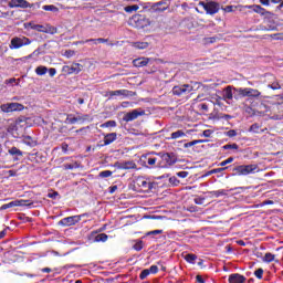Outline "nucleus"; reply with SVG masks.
<instances>
[{
	"mask_svg": "<svg viewBox=\"0 0 283 283\" xmlns=\"http://www.w3.org/2000/svg\"><path fill=\"white\" fill-rule=\"evenodd\" d=\"M72 115H69L66 120L70 123V125H74L75 123H78V117H70Z\"/></svg>",
	"mask_w": 283,
	"mask_h": 283,
	"instance_id": "nucleus-55",
	"label": "nucleus"
},
{
	"mask_svg": "<svg viewBox=\"0 0 283 283\" xmlns=\"http://www.w3.org/2000/svg\"><path fill=\"white\" fill-rule=\"evenodd\" d=\"M29 171H30V168H28V166L25 165H22L20 166V169L8 170L7 175H8V178H14L17 176H23V174H29Z\"/></svg>",
	"mask_w": 283,
	"mask_h": 283,
	"instance_id": "nucleus-15",
	"label": "nucleus"
},
{
	"mask_svg": "<svg viewBox=\"0 0 283 283\" xmlns=\"http://www.w3.org/2000/svg\"><path fill=\"white\" fill-rule=\"evenodd\" d=\"M268 87H270V90H282L280 82H273L272 84H269Z\"/></svg>",
	"mask_w": 283,
	"mask_h": 283,
	"instance_id": "nucleus-52",
	"label": "nucleus"
},
{
	"mask_svg": "<svg viewBox=\"0 0 283 283\" xmlns=\"http://www.w3.org/2000/svg\"><path fill=\"white\" fill-rule=\"evenodd\" d=\"M90 240H92L93 242H105L106 240H109V235L105 233L98 234V232H91Z\"/></svg>",
	"mask_w": 283,
	"mask_h": 283,
	"instance_id": "nucleus-17",
	"label": "nucleus"
},
{
	"mask_svg": "<svg viewBox=\"0 0 283 283\" xmlns=\"http://www.w3.org/2000/svg\"><path fill=\"white\" fill-rule=\"evenodd\" d=\"M234 158L233 157H229L228 159L221 161L219 164V167H227V165H231V163H233Z\"/></svg>",
	"mask_w": 283,
	"mask_h": 283,
	"instance_id": "nucleus-48",
	"label": "nucleus"
},
{
	"mask_svg": "<svg viewBox=\"0 0 283 283\" xmlns=\"http://www.w3.org/2000/svg\"><path fill=\"white\" fill-rule=\"evenodd\" d=\"M149 273L156 275V273H158V266L157 265H151L149 269H148Z\"/></svg>",
	"mask_w": 283,
	"mask_h": 283,
	"instance_id": "nucleus-57",
	"label": "nucleus"
},
{
	"mask_svg": "<svg viewBox=\"0 0 283 283\" xmlns=\"http://www.w3.org/2000/svg\"><path fill=\"white\" fill-rule=\"evenodd\" d=\"M134 67H145L149 65V59L148 57H138L133 61Z\"/></svg>",
	"mask_w": 283,
	"mask_h": 283,
	"instance_id": "nucleus-25",
	"label": "nucleus"
},
{
	"mask_svg": "<svg viewBox=\"0 0 283 283\" xmlns=\"http://www.w3.org/2000/svg\"><path fill=\"white\" fill-rule=\"evenodd\" d=\"M136 48L138 50H147V48H149V43H147V42H137Z\"/></svg>",
	"mask_w": 283,
	"mask_h": 283,
	"instance_id": "nucleus-47",
	"label": "nucleus"
},
{
	"mask_svg": "<svg viewBox=\"0 0 283 283\" xmlns=\"http://www.w3.org/2000/svg\"><path fill=\"white\" fill-rule=\"evenodd\" d=\"M196 282H198V283H205V279L202 277V275H197V276H196Z\"/></svg>",
	"mask_w": 283,
	"mask_h": 283,
	"instance_id": "nucleus-64",
	"label": "nucleus"
},
{
	"mask_svg": "<svg viewBox=\"0 0 283 283\" xmlns=\"http://www.w3.org/2000/svg\"><path fill=\"white\" fill-rule=\"evenodd\" d=\"M128 25L136 28L137 30H144V28H149V25H151V20L145 14H134L129 18Z\"/></svg>",
	"mask_w": 283,
	"mask_h": 283,
	"instance_id": "nucleus-2",
	"label": "nucleus"
},
{
	"mask_svg": "<svg viewBox=\"0 0 283 283\" xmlns=\"http://www.w3.org/2000/svg\"><path fill=\"white\" fill-rule=\"evenodd\" d=\"M28 25L29 28H31V30H35V32H43L44 34H56V32H59L55 27H52L50 24L43 25L29 22Z\"/></svg>",
	"mask_w": 283,
	"mask_h": 283,
	"instance_id": "nucleus-8",
	"label": "nucleus"
},
{
	"mask_svg": "<svg viewBox=\"0 0 283 283\" xmlns=\"http://www.w3.org/2000/svg\"><path fill=\"white\" fill-rule=\"evenodd\" d=\"M135 184L137 185V187H139L142 189V191H151V189H154V187L156 186L155 182H151L149 179L145 178V177H137Z\"/></svg>",
	"mask_w": 283,
	"mask_h": 283,
	"instance_id": "nucleus-10",
	"label": "nucleus"
},
{
	"mask_svg": "<svg viewBox=\"0 0 283 283\" xmlns=\"http://www.w3.org/2000/svg\"><path fill=\"white\" fill-rule=\"evenodd\" d=\"M92 122V117L87 114L77 116V123H90Z\"/></svg>",
	"mask_w": 283,
	"mask_h": 283,
	"instance_id": "nucleus-39",
	"label": "nucleus"
},
{
	"mask_svg": "<svg viewBox=\"0 0 283 283\" xmlns=\"http://www.w3.org/2000/svg\"><path fill=\"white\" fill-rule=\"evenodd\" d=\"M163 230H153L146 233V235H160Z\"/></svg>",
	"mask_w": 283,
	"mask_h": 283,
	"instance_id": "nucleus-56",
	"label": "nucleus"
},
{
	"mask_svg": "<svg viewBox=\"0 0 283 283\" xmlns=\"http://www.w3.org/2000/svg\"><path fill=\"white\" fill-rule=\"evenodd\" d=\"M101 127H116V120H107L106 123L102 124Z\"/></svg>",
	"mask_w": 283,
	"mask_h": 283,
	"instance_id": "nucleus-49",
	"label": "nucleus"
},
{
	"mask_svg": "<svg viewBox=\"0 0 283 283\" xmlns=\"http://www.w3.org/2000/svg\"><path fill=\"white\" fill-rule=\"evenodd\" d=\"M223 98H227L228 101H233V91L231 86L226 87Z\"/></svg>",
	"mask_w": 283,
	"mask_h": 283,
	"instance_id": "nucleus-32",
	"label": "nucleus"
},
{
	"mask_svg": "<svg viewBox=\"0 0 283 283\" xmlns=\"http://www.w3.org/2000/svg\"><path fill=\"white\" fill-rule=\"evenodd\" d=\"M8 154L11 155L14 163H17V160H21V158H23V151L14 146L8 150Z\"/></svg>",
	"mask_w": 283,
	"mask_h": 283,
	"instance_id": "nucleus-18",
	"label": "nucleus"
},
{
	"mask_svg": "<svg viewBox=\"0 0 283 283\" xmlns=\"http://www.w3.org/2000/svg\"><path fill=\"white\" fill-rule=\"evenodd\" d=\"M199 6L201 8H203V10L206 11L207 14L213 15V14H218V12H220V3L218 2H213V1H200Z\"/></svg>",
	"mask_w": 283,
	"mask_h": 283,
	"instance_id": "nucleus-9",
	"label": "nucleus"
},
{
	"mask_svg": "<svg viewBox=\"0 0 283 283\" xmlns=\"http://www.w3.org/2000/svg\"><path fill=\"white\" fill-rule=\"evenodd\" d=\"M48 198H52V200H56L59 198V193L56 191L48 193Z\"/></svg>",
	"mask_w": 283,
	"mask_h": 283,
	"instance_id": "nucleus-61",
	"label": "nucleus"
},
{
	"mask_svg": "<svg viewBox=\"0 0 283 283\" xmlns=\"http://www.w3.org/2000/svg\"><path fill=\"white\" fill-rule=\"evenodd\" d=\"M209 195H210L212 198H220L221 196H227L228 192H227V190L221 189V190H213V191H210Z\"/></svg>",
	"mask_w": 283,
	"mask_h": 283,
	"instance_id": "nucleus-31",
	"label": "nucleus"
},
{
	"mask_svg": "<svg viewBox=\"0 0 283 283\" xmlns=\"http://www.w3.org/2000/svg\"><path fill=\"white\" fill-rule=\"evenodd\" d=\"M169 184L172 185V187H178V185H180V180H178V177L172 176L169 178Z\"/></svg>",
	"mask_w": 283,
	"mask_h": 283,
	"instance_id": "nucleus-44",
	"label": "nucleus"
},
{
	"mask_svg": "<svg viewBox=\"0 0 283 283\" xmlns=\"http://www.w3.org/2000/svg\"><path fill=\"white\" fill-rule=\"evenodd\" d=\"M139 163L146 169H157L159 168L158 153L151 151L145 155H142Z\"/></svg>",
	"mask_w": 283,
	"mask_h": 283,
	"instance_id": "nucleus-1",
	"label": "nucleus"
},
{
	"mask_svg": "<svg viewBox=\"0 0 283 283\" xmlns=\"http://www.w3.org/2000/svg\"><path fill=\"white\" fill-rule=\"evenodd\" d=\"M226 136L229 138H235V136H238V132L235 129H230L226 133Z\"/></svg>",
	"mask_w": 283,
	"mask_h": 283,
	"instance_id": "nucleus-53",
	"label": "nucleus"
},
{
	"mask_svg": "<svg viewBox=\"0 0 283 283\" xmlns=\"http://www.w3.org/2000/svg\"><path fill=\"white\" fill-rule=\"evenodd\" d=\"M23 105L19 103H8L2 105V112L7 114L10 112H23Z\"/></svg>",
	"mask_w": 283,
	"mask_h": 283,
	"instance_id": "nucleus-14",
	"label": "nucleus"
},
{
	"mask_svg": "<svg viewBox=\"0 0 283 283\" xmlns=\"http://www.w3.org/2000/svg\"><path fill=\"white\" fill-rule=\"evenodd\" d=\"M211 134H213V132H211V129H206V130H203L202 136L205 138H211Z\"/></svg>",
	"mask_w": 283,
	"mask_h": 283,
	"instance_id": "nucleus-59",
	"label": "nucleus"
},
{
	"mask_svg": "<svg viewBox=\"0 0 283 283\" xmlns=\"http://www.w3.org/2000/svg\"><path fill=\"white\" fill-rule=\"evenodd\" d=\"M234 92L238 93L239 96H242L243 98L244 97L249 98V87H245V88H242V87L234 88Z\"/></svg>",
	"mask_w": 283,
	"mask_h": 283,
	"instance_id": "nucleus-33",
	"label": "nucleus"
},
{
	"mask_svg": "<svg viewBox=\"0 0 283 283\" xmlns=\"http://www.w3.org/2000/svg\"><path fill=\"white\" fill-rule=\"evenodd\" d=\"M45 12H59V8H56L54 4H46L42 7Z\"/></svg>",
	"mask_w": 283,
	"mask_h": 283,
	"instance_id": "nucleus-41",
	"label": "nucleus"
},
{
	"mask_svg": "<svg viewBox=\"0 0 283 283\" xmlns=\"http://www.w3.org/2000/svg\"><path fill=\"white\" fill-rule=\"evenodd\" d=\"M136 163L132 161H122V169L129 170V169H136Z\"/></svg>",
	"mask_w": 283,
	"mask_h": 283,
	"instance_id": "nucleus-29",
	"label": "nucleus"
},
{
	"mask_svg": "<svg viewBox=\"0 0 283 283\" xmlns=\"http://www.w3.org/2000/svg\"><path fill=\"white\" fill-rule=\"evenodd\" d=\"M35 74L38 76H45V74H48V69L46 66L40 65L35 69Z\"/></svg>",
	"mask_w": 283,
	"mask_h": 283,
	"instance_id": "nucleus-36",
	"label": "nucleus"
},
{
	"mask_svg": "<svg viewBox=\"0 0 283 283\" xmlns=\"http://www.w3.org/2000/svg\"><path fill=\"white\" fill-rule=\"evenodd\" d=\"M138 10H140L138 4L127 6L124 8V11L127 12V14H132V12H138Z\"/></svg>",
	"mask_w": 283,
	"mask_h": 283,
	"instance_id": "nucleus-34",
	"label": "nucleus"
},
{
	"mask_svg": "<svg viewBox=\"0 0 283 283\" xmlns=\"http://www.w3.org/2000/svg\"><path fill=\"white\" fill-rule=\"evenodd\" d=\"M193 92V86L189 84L177 85L172 87L174 96H187V94H191Z\"/></svg>",
	"mask_w": 283,
	"mask_h": 283,
	"instance_id": "nucleus-11",
	"label": "nucleus"
},
{
	"mask_svg": "<svg viewBox=\"0 0 283 283\" xmlns=\"http://www.w3.org/2000/svg\"><path fill=\"white\" fill-rule=\"evenodd\" d=\"M262 93L255 88L248 87V98H260Z\"/></svg>",
	"mask_w": 283,
	"mask_h": 283,
	"instance_id": "nucleus-27",
	"label": "nucleus"
},
{
	"mask_svg": "<svg viewBox=\"0 0 283 283\" xmlns=\"http://www.w3.org/2000/svg\"><path fill=\"white\" fill-rule=\"evenodd\" d=\"M139 116H145V111L142 108L133 109L124 116V120L125 123H132V120H136Z\"/></svg>",
	"mask_w": 283,
	"mask_h": 283,
	"instance_id": "nucleus-13",
	"label": "nucleus"
},
{
	"mask_svg": "<svg viewBox=\"0 0 283 283\" xmlns=\"http://www.w3.org/2000/svg\"><path fill=\"white\" fill-rule=\"evenodd\" d=\"M228 282L229 283H247V276L240 273H233L229 275Z\"/></svg>",
	"mask_w": 283,
	"mask_h": 283,
	"instance_id": "nucleus-19",
	"label": "nucleus"
},
{
	"mask_svg": "<svg viewBox=\"0 0 283 283\" xmlns=\"http://www.w3.org/2000/svg\"><path fill=\"white\" fill-rule=\"evenodd\" d=\"M195 205H205V198H195Z\"/></svg>",
	"mask_w": 283,
	"mask_h": 283,
	"instance_id": "nucleus-62",
	"label": "nucleus"
},
{
	"mask_svg": "<svg viewBox=\"0 0 283 283\" xmlns=\"http://www.w3.org/2000/svg\"><path fill=\"white\" fill-rule=\"evenodd\" d=\"M263 262H266L268 264H270V262H275V254L270 252L265 253L263 256Z\"/></svg>",
	"mask_w": 283,
	"mask_h": 283,
	"instance_id": "nucleus-38",
	"label": "nucleus"
},
{
	"mask_svg": "<svg viewBox=\"0 0 283 283\" xmlns=\"http://www.w3.org/2000/svg\"><path fill=\"white\" fill-rule=\"evenodd\" d=\"M88 216H90L88 213H83V214L66 217L60 220L59 224L61 227H74V224H78V222H81L83 218H87Z\"/></svg>",
	"mask_w": 283,
	"mask_h": 283,
	"instance_id": "nucleus-7",
	"label": "nucleus"
},
{
	"mask_svg": "<svg viewBox=\"0 0 283 283\" xmlns=\"http://www.w3.org/2000/svg\"><path fill=\"white\" fill-rule=\"evenodd\" d=\"M249 8H251L256 14H261V17H271L273 14L271 11H266V9L262 8L260 4H254Z\"/></svg>",
	"mask_w": 283,
	"mask_h": 283,
	"instance_id": "nucleus-22",
	"label": "nucleus"
},
{
	"mask_svg": "<svg viewBox=\"0 0 283 283\" xmlns=\"http://www.w3.org/2000/svg\"><path fill=\"white\" fill-rule=\"evenodd\" d=\"M116 138H118V134H116V133L106 134L104 136V144L102 145V147L112 145V143H114L116 140Z\"/></svg>",
	"mask_w": 283,
	"mask_h": 283,
	"instance_id": "nucleus-24",
	"label": "nucleus"
},
{
	"mask_svg": "<svg viewBox=\"0 0 283 283\" xmlns=\"http://www.w3.org/2000/svg\"><path fill=\"white\" fill-rule=\"evenodd\" d=\"M216 41H218V38H216V36L207 38V39H206V42H207V43H216Z\"/></svg>",
	"mask_w": 283,
	"mask_h": 283,
	"instance_id": "nucleus-63",
	"label": "nucleus"
},
{
	"mask_svg": "<svg viewBox=\"0 0 283 283\" xmlns=\"http://www.w3.org/2000/svg\"><path fill=\"white\" fill-rule=\"evenodd\" d=\"M222 149L227 150V149H240V146H238V144H227L224 146H222Z\"/></svg>",
	"mask_w": 283,
	"mask_h": 283,
	"instance_id": "nucleus-45",
	"label": "nucleus"
},
{
	"mask_svg": "<svg viewBox=\"0 0 283 283\" xmlns=\"http://www.w3.org/2000/svg\"><path fill=\"white\" fill-rule=\"evenodd\" d=\"M109 40L105 38H97V39H87L85 41L80 42L81 44L84 43H94V45H98V43H108Z\"/></svg>",
	"mask_w": 283,
	"mask_h": 283,
	"instance_id": "nucleus-26",
	"label": "nucleus"
},
{
	"mask_svg": "<svg viewBox=\"0 0 283 283\" xmlns=\"http://www.w3.org/2000/svg\"><path fill=\"white\" fill-rule=\"evenodd\" d=\"M9 8H32V6L27 0H11Z\"/></svg>",
	"mask_w": 283,
	"mask_h": 283,
	"instance_id": "nucleus-20",
	"label": "nucleus"
},
{
	"mask_svg": "<svg viewBox=\"0 0 283 283\" xmlns=\"http://www.w3.org/2000/svg\"><path fill=\"white\" fill-rule=\"evenodd\" d=\"M106 96H109V99L114 98V96H124L125 98H127V96H132V91H128V90L109 91L106 93Z\"/></svg>",
	"mask_w": 283,
	"mask_h": 283,
	"instance_id": "nucleus-16",
	"label": "nucleus"
},
{
	"mask_svg": "<svg viewBox=\"0 0 283 283\" xmlns=\"http://www.w3.org/2000/svg\"><path fill=\"white\" fill-rule=\"evenodd\" d=\"M24 144L29 147H36V140L32 139L30 136L24 137Z\"/></svg>",
	"mask_w": 283,
	"mask_h": 283,
	"instance_id": "nucleus-40",
	"label": "nucleus"
},
{
	"mask_svg": "<svg viewBox=\"0 0 283 283\" xmlns=\"http://www.w3.org/2000/svg\"><path fill=\"white\" fill-rule=\"evenodd\" d=\"M177 176L178 178H187V176H189V171H185V170L179 171L177 172Z\"/></svg>",
	"mask_w": 283,
	"mask_h": 283,
	"instance_id": "nucleus-58",
	"label": "nucleus"
},
{
	"mask_svg": "<svg viewBox=\"0 0 283 283\" xmlns=\"http://www.w3.org/2000/svg\"><path fill=\"white\" fill-rule=\"evenodd\" d=\"M185 136H187V134H185L184 130H177L171 133L170 138L171 140H176L178 138H185Z\"/></svg>",
	"mask_w": 283,
	"mask_h": 283,
	"instance_id": "nucleus-35",
	"label": "nucleus"
},
{
	"mask_svg": "<svg viewBox=\"0 0 283 283\" xmlns=\"http://www.w3.org/2000/svg\"><path fill=\"white\" fill-rule=\"evenodd\" d=\"M64 169L65 170L78 169V163L75 161L74 164H65Z\"/></svg>",
	"mask_w": 283,
	"mask_h": 283,
	"instance_id": "nucleus-42",
	"label": "nucleus"
},
{
	"mask_svg": "<svg viewBox=\"0 0 283 283\" xmlns=\"http://www.w3.org/2000/svg\"><path fill=\"white\" fill-rule=\"evenodd\" d=\"M251 134H264L265 132H269V128H262V124L254 123L250 126L248 129Z\"/></svg>",
	"mask_w": 283,
	"mask_h": 283,
	"instance_id": "nucleus-21",
	"label": "nucleus"
},
{
	"mask_svg": "<svg viewBox=\"0 0 283 283\" xmlns=\"http://www.w3.org/2000/svg\"><path fill=\"white\" fill-rule=\"evenodd\" d=\"M149 275H150L149 269H145L140 272L139 280H146V277H149Z\"/></svg>",
	"mask_w": 283,
	"mask_h": 283,
	"instance_id": "nucleus-43",
	"label": "nucleus"
},
{
	"mask_svg": "<svg viewBox=\"0 0 283 283\" xmlns=\"http://www.w3.org/2000/svg\"><path fill=\"white\" fill-rule=\"evenodd\" d=\"M254 275L258 280H262V276L264 275V269L259 268L256 271H254Z\"/></svg>",
	"mask_w": 283,
	"mask_h": 283,
	"instance_id": "nucleus-46",
	"label": "nucleus"
},
{
	"mask_svg": "<svg viewBox=\"0 0 283 283\" xmlns=\"http://www.w3.org/2000/svg\"><path fill=\"white\" fill-rule=\"evenodd\" d=\"M163 6H167V0H161L159 2H155L150 6V8L153 10H155V12H165V10H167L169 8V6L167 7H163ZM163 7V8H160Z\"/></svg>",
	"mask_w": 283,
	"mask_h": 283,
	"instance_id": "nucleus-23",
	"label": "nucleus"
},
{
	"mask_svg": "<svg viewBox=\"0 0 283 283\" xmlns=\"http://www.w3.org/2000/svg\"><path fill=\"white\" fill-rule=\"evenodd\" d=\"M229 167L221 166L220 168H214L211 170V174H222V171H227Z\"/></svg>",
	"mask_w": 283,
	"mask_h": 283,
	"instance_id": "nucleus-50",
	"label": "nucleus"
},
{
	"mask_svg": "<svg viewBox=\"0 0 283 283\" xmlns=\"http://www.w3.org/2000/svg\"><path fill=\"white\" fill-rule=\"evenodd\" d=\"M112 170H103L99 172V178H109L112 176Z\"/></svg>",
	"mask_w": 283,
	"mask_h": 283,
	"instance_id": "nucleus-51",
	"label": "nucleus"
},
{
	"mask_svg": "<svg viewBox=\"0 0 283 283\" xmlns=\"http://www.w3.org/2000/svg\"><path fill=\"white\" fill-rule=\"evenodd\" d=\"M232 176H249V174H255L258 171V165H240L232 169Z\"/></svg>",
	"mask_w": 283,
	"mask_h": 283,
	"instance_id": "nucleus-4",
	"label": "nucleus"
},
{
	"mask_svg": "<svg viewBox=\"0 0 283 283\" xmlns=\"http://www.w3.org/2000/svg\"><path fill=\"white\" fill-rule=\"evenodd\" d=\"M184 260H186L188 264H196V260H198V255L193 253H188L184 256Z\"/></svg>",
	"mask_w": 283,
	"mask_h": 283,
	"instance_id": "nucleus-30",
	"label": "nucleus"
},
{
	"mask_svg": "<svg viewBox=\"0 0 283 283\" xmlns=\"http://www.w3.org/2000/svg\"><path fill=\"white\" fill-rule=\"evenodd\" d=\"M202 143H208L207 139H195L192 142L184 144L185 149H189V147H193L195 145H200Z\"/></svg>",
	"mask_w": 283,
	"mask_h": 283,
	"instance_id": "nucleus-28",
	"label": "nucleus"
},
{
	"mask_svg": "<svg viewBox=\"0 0 283 283\" xmlns=\"http://www.w3.org/2000/svg\"><path fill=\"white\" fill-rule=\"evenodd\" d=\"M135 251H143V241H138L133 245Z\"/></svg>",
	"mask_w": 283,
	"mask_h": 283,
	"instance_id": "nucleus-54",
	"label": "nucleus"
},
{
	"mask_svg": "<svg viewBox=\"0 0 283 283\" xmlns=\"http://www.w3.org/2000/svg\"><path fill=\"white\" fill-rule=\"evenodd\" d=\"M48 72H49V76H51V78L56 76V69L51 67L48 70Z\"/></svg>",
	"mask_w": 283,
	"mask_h": 283,
	"instance_id": "nucleus-60",
	"label": "nucleus"
},
{
	"mask_svg": "<svg viewBox=\"0 0 283 283\" xmlns=\"http://www.w3.org/2000/svg\"><path fill=\"white\" fill-rule=\"evenodd\" d=\"M62 72L64 74H81L83 72V65L80 63H73L72 66L70 65H64L62 67Z\"/></svg>",
	"mask_w": 283,
	"mask_h": 283,
	"instance_id": "nucleus-12",
	"label": "nucleus"
},
{
	"mask_svg": "<svg viewBox=\"0 0 283 283\" xmlns=\"http://www.w3.org/2000/svg\"><path fill=\"white\" fill-rule=\"evenodd\" d=\"M32 40L25 36H14L11 39L9 48L10 50H21V48H25V45H30Z\"/></svg>",
	"mask_w": 283,
	"mask_h": 283,
	"instance_id": "nucleus-6",
	"label": "nucleus"
},
{
	"mask_svg": "<svg viewBox=\"0 0 283 283\" xmlns=\"http://www.w3.org/2000/svg\"><path fill=\"white\" fill-rule=\"evenodd\" d=\"M12 207H28V209H32V207H34V201L30 199H18L9 203L2 205L0 207V211H6V209H12Z\"/></svg>",
	"mask_w": 283,
	"mask_h": 283,
	"instance_id": "nucleus-5",
	"label": "nucleus"
},
{
	"mask_svg": "<svg viewBox=\"0 0 283 283\" xmlns=\"http://www.w3.org/2000/svg\"><path fill=\"white\" fill-rule=\"evenodd\" d=\"M17 130H18L17 124H11V125L8 127V133H9V134H12V137H13V138H19V135H17Z\"/></svg>",
	"mask_w": 283,
	"mask_h": 283,
	"instance_id": "nucleus-37",
	"label": "nucleus"
},
{
	"mask_svg": "<svg viewBox=\"0 0 283 283\" xmlns=\"http://www.w3.org/2000/svg\"><path fill=\"white\" fill-rule=\"evenodd\" d=\"M159 169H168L171 165H176V156L169 153H158Z\"/></svg>",
	"mask_w": 283,
	"mask_h": 283,
	"instance_id": "nucleus-3",
	"label": "nucleus"
}]
</instances>
